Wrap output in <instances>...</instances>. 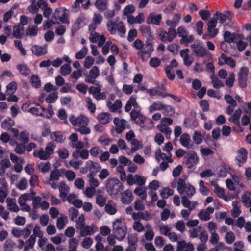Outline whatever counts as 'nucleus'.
I'll list each match as a JSON object with an SVG mask.
<instances>
[{
  "mask_svg": "<svg viewBox=\"0 0 251 251\" xmlns=\"http://www.w3.org/2000/svg\"><path fill=\"white\" fill-rule=\"evenodd\" d=\"M15 247V243L11 239H7L3 245V248L5 251H13Z\"/></svg>",
  "mask_w": 251,
  "mask_h": 251,
  "instance_id": "obj_46",
  "label": "nucleus"
},
{
  "mask_svg": "<svg viewBox=\"0 0 251 251\" xmlns=\"http://www.w3.org/2000/svg\"><path fill=\"white\" fill-rule=\"evenodd\" d=\"M176 36V30L170 27L167 32L165 30H161L159 34L161 41L164 42L166 41L171 42Z\"/></svg>",
  "mask_w": 251,
  "mask_h": 251,
  "instance_id": "obj_7",
  "label": "nucleus"
},
{
  "mask_svg": "<svg viewBox=\"0 0 251 251\" xmlns=\"http://www.w3.org/2000/svg\"><path fill=\"white\" fill-rule=\"evenodd\" d=\"M95 176L96 175H87V177L88 178L89 185L96 188L99 186L100 183L98 180L95 178Z\"/></svg>",
  "mask_w": 251,
  "mask_h": 251,
  "instance_id": "obj_50",
  "label": "nucleus"
},
{
  "mask_svg": "<svg viewBox=\"0 0 251 251\" xmlns=\"http://www.w3.org/2000/svg\"><path fill=\"white\" fill-rule=\"evenodd\" d=\"M100 71L97 66H93L89 71V74L85 75V81L87 83L94 84L95 79L99 76Z\"/></svg>",
  "mask_w": 251,
  "mask_h": 251,
  "instance_id": "obj_10",
  "label": "nucleus"
},
{
  "mask_svg": "<svg viewBox=\"0 0 251 251\" xmlns=\"http://www.w3.org/2000/svg\"><path fill=\"white\" fill-rule=\"evenodd\" d=\"M107 0H96L95 5L100 11H104L107 9Z\"/></svg>",
  "mask_w": 251,
  "mask_h": 251,
  "instance_id": "obj_47",
  "label": "nucleus"
},
{
  "mask_svg": "<svg viewBox=\"0 0 251 251\" xmlns=\"http://www.w3.org/2000/svg\"><path fill=\"white\" fill-rule=\"evenodd\" d=\"M19 136H20L19 139L24 144H26L28 142L29 134L27 131H23L20 133Z\"/></svg>",
  "mask_w": 251,
  "mask_h": 251,
  "instance_id": "obj_62",
  "label": "nucleus"
},
{
  "mask_svg": "<svg viewBox=\"0 0 251 251\" xmlns=\"http://www.w3.org/2000/svg\"><path fill=\"white\" fill-rule=\"evenodd\" d=\"M181 18L180 14H175L172 20H167L166 24L170 27L175 28L178 25Z\"/></svg>",
  "mask_w": 251,
  "mask_h": 251,
  "instance_id": "obj_27",
  "label": "nucleus"
},
{
  "mask_svg": "<svg viewBox=\"0 0 251 251\" xmlns=\"http://www.w3.org/2000/svg\"><path fill=\"white\" fill-rule=\"evenodd\" d=\"M107 188L111 195H117L123 189V186L117 178H110L107 180Z\"/></svg>",
  "mask_w": 251,
  "mask_h": 251,
  "instance_id": "obj_5",
  "label": "nucleus"
},
{
  "mask_svg": "<svg viewBox=\"0 0 251 251\" xmlns=\"http://www.w3.org/2000/svg\"><path fill=\"white\" fill-rule=\"evenodd\" d=\"M105 210L109 214H115L117 212L115 204L112 201H109L108 203L105 206Z\"/></svg>",
  "mask_w": 251,
  "mask_h": 251,
  "instance_id": "obj_42",
  "label": "nucleus"
},
{
  "mask_svg": "<svg viewBox=\"0 0 251 251\" xmlns=\"http://www.w3.org/2000/svg\"><path fill=\"white\" fill-rule=\"evenodd\" d=\"M58 98V93L57 92H53L52 93L50 94L48 96L46 99V101L49 103H51L56 101L57 99Z\"/></svg>",
  "mask_w": 251,
  "mask_h": 251,
  "instance_id": "obj_64",
  "label": "nucleus"
},
{
  "mask_svg": "<svg viewBox=\"0 0 251 251\" xmlns=\"http://www.w3.org/2000/svg\"><path fill=\"white\" fill-rule=\"evenodd\" d=\"M53 19L58 22H61L64 24H69V21L68 19L65 12L62 11L59 9H56L52 16Z\"/></svg>",
  "mask_w": 251,
  "mask_h": 251,
  "instance_id": "obj_12",
  "label": "nucleus"
},
{
  "mask_svg": "<svg viewBox=\"0 0 251 251\" xmlns=\"http://www.w3.org/2000/svg\"><path fill=\"white\" fill-rule=\"evenodd\" d=\"M98 118L99 122L102 124H105L109 122V114L105 113H102L99 114Z\"/></svg>",
  "mask_w": 251,
  "mask_h": 251,
  "instance_id": "obj_56",
  "label": "nucleus"
},
{
  "mask_svg": "<svg viewBox=\"0 0 251 251\" xmlns=\"http://www.w3.org/2000/svg\"><path fill=\"white\" fill-rule=\"evenodd\" d=\"M127 226L124 222V218H120L114 221L113 223V233L117 239L122 241L127 233Z\"/></svg>",
  "mask_w": 251,
  "mask_h": 251,
  "instance_id": "obj_1",
  "label": "nucleus"
},
{
  "mask_svg": "<svg viewBox=\"0 0 251 251\" xmlns=\"http://www.w3.org/2000/svg\"><path fill=\"white\" fill-rule=\"evenodd\" d=\"M211 83L214 88L219 89L224 86V83L214 75L211 76Z\"/></svg>",
  "mask_w": 251,
  "mask_h": 251,
  "instance_id": "obj_43",
  "label": "nucleus"
},
{
  "mask_svg": "<svg viewBox=\"0 0 251 251\" xmlns=\"http://www.w3.org/2000/svg\"><path fill=\"white\" fill-rule=\"evenodd\" d=\"M133 195L130 190L124 191L122 194L121 201L124 204H129L132 201Z\"/></svg>",
  "mask_w": 251,
  "mask_h": 251,
  "instance_id": "obj_29",
  "label": "nucleus"
},
{
  "mask_svg": "<svg viewBox=\"0 0 251 251\" xmlns=\"http://www.w3.org/2000/svg\"><path fill=\"white\" fill-rule=\"evenodd\" d=\"M69 120L74 126H77L78 127L87 126L89 122L88 118L83 115L76 118L74 115H71Z\"/></svg>",
  "mask_w": 251,
  "mask_h": 251,
  "instance_id": "obj_9",
  "label": "nucleus"
},
{
  "mask_svg": "<svg viewBox=\"0 0 251 251\" xmlns=\"http://www.w3.org/2000/svg\"><path fill=\"white\" fill-rule=\"evenodd\" d=\"M71 67L69 64L63 65L60 69V74L63 76L69 75L71 72Z\"/></svg>",
  "mask_w": 251,
  "mask_h": 251,
  "instance_id": "obj_54",
  "label": "nucleus"
},
{
  "mask_svg": "<svg viewBox=\"0 0 251 251\" xmlns=\"http://www.w3.org/2000/svg\"><path fill=\"white\" fill-rule=\"evenodd\" d=\"M231 13L229 11H226L225 13H222L217 11L214 14L213 17L211 19L215 20L216 24L217 21H219L221 24H224L226 21L231 19Z\"/></svg>",
  "mask_w": 251,
  "mask_h": 251,
  "instance_id": "obj_11",
  "label": "nucleus"
},
{
  "mask_svg": "<svg viewBox=\"0 0 251 251\" xmlns=\"http://www.w3.org/2000/svg\"><path fill=\"white\" fill-rule=\"evenodd\" d=\"M47 45L45 44L43 46L37 45H33L31 48L32 53L37 56L45 55L47 53Z\"/></svg>",
  "mask_w": 251,
  "mask_h": 251,
  "instance_id": "obj_19",
  "label": "nucleus"
},
{
  "mask_svg": "<svg viewBox=\"0 0 251 251\" xmlns=\"http://www.w3.org/2000/svg\"><path fill=\"white\" fill-rule=\"evenodd\" d=\"M15 124V121L11 118L5 119L1 124L2 128L5 130H10Z\"/></svg>",
  "mask_w": 251,
  "mask_h": 251,
  "instance_id": "obj_41",
  "label": "nucleus"
},
{
  "mask_svg": "<svg viewBox=\"0 0 251 251\" xmlns=\"http://www.w3.org/2000/svg\"><path fill=\"white\" fill-rule=\"evenodd\" d=\"M132 106H133L134 109H140V107L136 102V97L133 95L130 97L129 100L127 102L125 107V111L126 112H129L131 109Z\"/></svg>",
  "mask_w": 251,
  "mask_h": 251,
  "instance_id": "obj_21",
  "label": "nucleus"
},
{
  "mask_svg": "<svg viewBox=\"0 0 251 251\" xmlns=\"http://www.w3.org/2000/svg\"><path fill=\"white\" fill-rule=\"evenodd\" d=\"M69 187L65 182H61L60 183L59 190L60 192V197L63 201H66V198L69 192Z\"/></svg>",
  "mask_w": 251,
  "mask_h": 251,
  "instance_id": "obj_24",
  "label": "nucleus"
},
{
  "mask_svg": "<svg viewBox=\"0 0 251 251\" xmlns=\"http://www.w3.org/2000/svg\"><path fill=\"white\" fill-rule=\"evenodd\" d=\"M38 169L43 173L48 172L51 168V164L49 162H41L37 165Z\"/></svg>",
  "mask_w": 251,
  "mask_h": 251,
  "instance_id": "obj_48",
  "label": "nucleus"
},
{
  "mask_svg": "<svg viewBox=\"0 0 251 251\" xmlns=\"http://www.w3.org/2000/svg\"><path fill=\"white\" fill-rule=\"evenodd\" d=\"M128 243L130 246H134L136 245L138 241V237L136 233L129 234L127 237Z\"/></svg>",
  "mask_w": 251,
  "mask_h": 251,
  "instance_id": "obj_49",
  "label": "nucleus"
},
{
  "mask_svg": "<svg viewBox=\"0 0 251 251\" xmlns=\"http://www.w3.org/2000/svg\"><path fill=\"white\" fill-rule=\"evenodd\" d=\"M217 24L215 20L210 19L207 23V32L211 37H215L218 33V29L216 28Z\"/></svg>",
  "mask_w": 251,
  "mask_h": 251,
  "instance_id": "obj_16",
  "label": "nucleus"
},
{
  "mask_svg": "<svg viewBox=\"0 0 251 251\" xmlns=\"http://www.w3.org/2000/svg\"><path fill=\"white\" fill-rule=\"evenodd\" d=\"M199 161V157L195 153H193L190 157L186 160L185 164L188 168H191Z\"/></svg>",
  "mask_w": 251,
  "mask_h": 251,
  "instance_id": "obj_32",
  "label": "nucleus"
},
{
  "mask_svg": "<svg viewBox=\"0 0 251 251\" xmlns=\"http://www.w3.org/2000/svg\"><path fill=\"white\" fill-rule=\"evenodd\" d=\"M107 26L111 34H115L117 30L120 33V36L123 37L126 32V29L121 21L110 20L107 24Z\"/></svg>",
  "mask_w": 251,
  "mask_h": 251,
  "instance_id": "obj_4",
  "label": "nucleus"
},
{
  "mask_svg": "<svg viewBox=\"0 0 251 251\" xmlns=\"http://www.w3.org/2000/svg\"><path fill=\"white\" fill-rule=\"evenodd\" d=\"M237 156L236 157V159L239 163H244L247 160V151L245 148H241L237 151Z\"/></svg>",
  "mask_w": 251,
  "mask_h": 251,
  "instance_id": "obj_30",
  "label": "nucleus"
},
{
  "mask_svg": "<svg viewBox=\"0 0 251 251\" xmlns=\"http://www.w3.org/2000/svg\"><path fill=\"white\" fill-rule=\"evenodd\" d=\"M33 225L32 224H28L26 226L22 229V236L24 239H26L30 236L31 230L33 228Z\"/></svg>",
  "mask_w": 251,
  "mask_h": 251,
  "instance_id": "obj_45",
  "label": "nucleus"
},
{
  "mask_svg": "<svg viewBox=\"0 0 251 251\" xmlns=\"http://www.w3.org/2000/svg\"><path fill=\"white\" fill-rule=\"evenodd\" d=\"M177 191L181 195L185 194L188 197H192L196 192L195 188L190 184H186L182 179L178 181Z\"/></svg>",
  "mask_w": 251,
  "mask_h": 251,
  "instance_id": "obj_3",
  "label": "nucleus"
},
{
  "mask_svg": "<svg viewBox=\"0 0 251 251\" xmlns=\"http://www.w3.org/2000/svg\"><path fill=\"white\" fill-rule=\"evenodd\" d=\"M68 212L70 220L75 221L79 214L78 210L74 207H71L69 208Z\"/></svg>",
  "mask_w": 251,
  "mask_h": 251,
  "instance_id": "obj_55",
  "label": "nucleus"
},
{
  "mask_svg": "<svg viewBox=\"0 0 251 251\" xmlns=\"http://www.w3.org/2000/svg\"><path fill=\"white\" fill-rule=\"evenodd\" d=\"M134 193L141 197L142 200H146L147 197L146 188L145 187H138L135 188Z\"/></svg>",
  "mask_w": 251,
  "mask_h": 251,
  "instance_id": "obj_44",
  "label": "nucleus"
},
{
  "mask_svg": "<svg viewBox=\"0 0 251 251\" xmlns=\"http://www.w3.org/2000/svg\"><path fill=\"white\" fill-rule=\"evenodd\" d=\"M161 109H163L164 111H171L172 108L171 106L165 105L160 102H154L149 107V111L151 112Z\"/></svg>",
  "mask_w": 251,
  "mask_h": 251,
  "instance_id": "obj_22",
  "label": "nucleus"
},
{
  "mask_svg": "<svg viewBox=\"0 0 251 251\" xmlns=\"http://www.w3.org/2000/svg\"><path fill=\"white\" fill-rule=\"evenodd\" d=\"M157 127L160 132L165 134L167 139H169L170 138L172 130L170 127L162 124L158 125Z\"/></svg>",
  "mask_w": 251,
  "mask_h": 251,
  "instance_id": "obj_37",
  "label": "nucleus"
},
{
  "mask_svg": "<svg viewBox=\"0 0 251 251\" xmlns=\"http://www.w3.org/2000/svg\"><path fill=\"white\" fill-rule=\"evenodd\" d=\"M95 226L92 225L91 226H83L81 228H76L77 229L80 230L79 235L81 237H86L88 235H92L95 232L94 228Z\"/></svg>",
  "mask_w": 251,
  "mask_h": 251,
  "instance_id": "obj_18",
  "label": "nucleus"
},
{
  "mask_svg": "<svg viewBox=\"0 0 251 251\" xmlns=\"http://www.w3.org/2000/svg\"><path fill=\"white\" fill-rule=\"evenodd\" d=\"M38 28L37 26L33 25L31 27H29L26 30V34L27 36H35L37 34Z\"/></svg>",
  "mask_w": 251,
  "mask_h": 251,
  "instance_id": "obj_57",
  "label": "nucleus"
},
{
  "mask_svg": "<svg viewBox=\"0 0 251 251\" xmlns=\"http://www.w3.org/2000/svg\"><path fill=\"white\" fill-rule=\"evenodd\" d=\"M41 9L44 11L43 15L45 17L49 18V16L51 15L52 12V9L49 7L47 3L45 1H41Z\"/></svg>",
  "mask_w": 251,
  "mask_h": 251,
  "instance_id": "obj_40",
  "label": "nucleus"
},
{
  "mask_svg": "<svg viewBox=\"0 0 251 251\" xmlns=\"http://www.w3.org/2000/svg\"><path fill=\"white\" fill-rule=\"evenodd\" d=\"M86 18L83 16L81 15L78 17L76 19V22L73 25V27L77 30L81 27L86 25Z\"/></svg>",
  "mask_w": 251,
  "mask_h": 251,
  "instance_id": "obj_38",
  "label": "nucleus"
},
{
  "mask_svg": "<svg viewBox=\"0 0 251 251\" xmlns=\"http://www.w3.org/2000/svg\"><path fill=\"white\" fill-rule=\"evenodd\" d=\"M180 144L184 147L190 149L193 146V142L191 141L190 135L187 133L182 134L180 137Z\"/></svg>",
  "mask_w": 251,
  "mask_h": 251,
  "instance_id": "obj_20",
  "label": "nucleus"
},
{
  "mask_svg": "<svg viewBox=\"0 0 251 251\" xmlns=\"http://www.w3.org/2000/svg\"><path fill=\"white\" fill-rule=\"evenodd\" d=\"M242 113V111L240 109H237L234 113L233 114V116L232 117H230L228 120L235 124V125L239 126H240V122H239V118L241 116Z\"/></svg>",
  "mask_w": 251,
  "mask_h": 251,
  "instance_id": "obj_39",
  "label": "nucleus"
},
{
  "mask_svg": "<svg viewBox=\"0 0 251 251\" xmlns=\"http://www.w3.org/2000/svg\"><path fill=\"white\" fill-rule=\"evenodd\" d=\"M244 36L242 35V37L239 38L237 41L235 42L237 43V47L239 51H242L245 50L246 47L247 46L248 44L244 42L243 40Z\"/></svg>",
  "mask_w": 251,
  "mask_h": 251,
  "instance_id": "obj_51",
  "label": "nucleus"
},
{
  "mask_svg": "<svg viewBox=\"0 0 251 251\" xmlns=\"http://www.w3.org/2000/svg\"><path fill=\"white\" fill-rule=\"evenodd\" d=\"M130 115L131 119L134 121L136 124L139 125L142 127L145 126L144 123L146 120V118L141 112L140 109L132 110Z\"/></svg>",
  "mask_w": 251,
  "mask_h": 251,
  "instance_id": "obj_6",
  "label": "nucleus"
},
{
  "mask_svg": "<svg viewBox=\"0 0 251 251\" xmlns=\"http://www.w3.org/2000/svg\"><path fill=\"white\" fill-rule=\"evenodd\" d=\"M87 168L89 173L87 175H96L100 170L101 166L98 163L89 160L87 161Z\"/></svg>",
  "mask_w": 251,
  "mask_h": 251,
  "instance_id": "obj_13",
  "label": "nucleus"
},
{
  "mask_svg": "<svg viewBox=\"0 0 251 251\" xmlns=\"http://www.w3.org/2000/svg\"><path fill=\"white\" fill-rule=\"evenodd\" d=\"M151 54V52L147 50H139L137 52V55L143 60L146 61Z\"/></svg>",
  "mask_w": 251,
  "mask_h": 251,
  "instance_id": "obj_60",
  "label": "nucleus"
},
{
  "mask_svg": "<svg viewBox=\"0 0 251 251\" xmlns=\"http://www.w3.org/2000/svg\"><path fill=\"white\" fill-rule=\"evenodd\" d=\"M199 191L204 195H207L209 193V189L204 185L203 180H200L199 182Z\"/></svg>",
  "mask_w": 251,
  "mask_h": 251,
  "instance_id": "obj_63",
  "label": "nucleus"
},
{
  "mask_svg": "<svg viewBox=\"0 0 251 251\" xmlns=\"http://www.w3.org/2000/svg\"><path fill=\"white\" fill-rule=\"evenodd\" d=\"M28 186V182L25 178H22L18 184H16V187L19 190H23L25 189Z\"/></svg>",
  "mask_w": 251,
  "mask_h": 251,
  "instance_id": "obj_59",
  "label": "nucleus"
},
{
  "mask_svg": "<svg viewBox=\"0 0 251 251\" xmlns=\"http://www.w3.org/2000/svg\"><path fill=\"white\" fill-rule=\"evenodd\" d=\"M193 52L199 57H203L206 54V49L200 44H193L191 45Z\"/></svg>",
  "mask_w": 251,
  "mask_h": 251,
  "instance_id": "obj_15",
  "label": "nucleus"
},
{
  "mask_svg": "<svg viewBox=\"0 0 251 251\" xmlns=\"http://www.w3.org/2000/svg\"><path fill=\"white\" fill-rule=\"evenodd\" d=\"M41 1H43V0H39L37 1L35 0H32V4L27 8L28 11L32 14H37L39 9L41 8L42 7Z\"/></svg>",
  "mask_w": 251,
  "mask_h": 251,
  "instance_id": "obj_25",
  "label": "nucleus"
},
{
  "mask_svg": "<svg viewBox=\"0 0 251 251\" xmlns=\"http://www.w3.org/2000/svg\"><path fill=\"white\" fill-rule=\"evenodd\" d=\"M33 233L29 239L25 241V246L23 251H29L30 249L34 248L36 242V237L42 238L43 236V233L41 230L39 226L36 225L33 229Z\"/></svg>",
  "mask_w": 251,
  "mask_h": 251,
  "instance_id": "obj_2",
  "label": "nucleus"
},
{
  "mask_svg": "<svg viewBox=\"0 0 251 251\" xmlns=\"http://www.w3.org/2000/svg\"><path fill=\"white\" fill-rule=\"evenodd\" d=\"M50 138L53 141L58 143H62L65 140V137L60 131H55L50 134Z\"/></svg>",
  "mask_w": 251,
  "mask_h": 251,
  "instance_id": "obj_33",
  "label": "nucleus"
},
{
  "mask_svg": "<svg viewBox=\"0 0 251 251\" xmlns=\"http://www.w3.org/2000/svg\"><path fill=\"white\" fill-rule=\"evenodd\" d=\"M181 251H194V247L191 243H186L185 241H179L177 245Z\"/></svg>",
  "mask_w": 251,
  "mask_h": 251,
  "instance_id": "obj_26",
  "label": "nucleus"
},
{
  "mask_svg": "<svg viewBox=\"0 0 251 251\" xmlns=\"http://www.w3.org/2000/svg\"><path fill=\"white\" fill-rule=\"evenodd\" d=\"M249 73V69L246 67H242L238 75V81L239 85L241 88L247 87V76Z\"/></svg>",
  "mask_w": 251,
  "mask_h": 251,
  "instance_id": "obj_8",
  "label": "nucleus"
},
{
  "mask_svg": "<svg viewBox=\"0 0 251 251\" xmlns=\"http://www.w3.org/2000/svg\"><path fill=\"white\" fill-rule=\"evenodd\" d=\"M162 18V15L160 14H156L155 13H151L149 14L146 22L148 24H152L159 25Z\"/></svg>",
  "mask_w": 251,
  "mask_h": 251,
  "instance_id": "obj_17",
  "label": "nucleus"
},
{
  "mask_svg": "<svg viewBox=\"0 0 251 251\" xmlns=\"http://www.w3.org/2000/svg\"><path fill=\"white\" fill-rule=\"evenodd\" d=\"M174 194V191L172 189L168 188H164L161 192L160 195L163 199H166L169 196H172Z\"/></svg>",
  "mask_w": 251,
  "mask_h": 251,
  "instance_id": "obj_61",
  "label": "nucleus"
},
{
  "mask_svg": "<svg viewBox=\"0 0 251 251\" xmlns=\"http://www.w3.org/2000/svg\"><path fill=\"white\" fill-rule=\"evenodd\" d=\"M8 184L5 180H0V202L3 203L8 195Z\"/></svg>",
  "mask_w": 251,
  "mask_h": 251,
  "instance_id": "obj_14",
  "label": "nucleus"
},
{
  "mask_svg": "<svg viewBox=\"0 0 251 251\" xmlns=\"http://www.w3.org/2000/svg\"><path fill=\"white\" fill-rule=\"evenodd\" d=\"M56 147L55 144L53 142H50L48 143L45 150L46 151V153L48 154V155L50 156L51 155L54 153V150Z\"/></svg>",
  "mask_w": 251,
  "mask_h": 251,
  "instance_id": "obj_53",
  "label": "nucleus"
},
{
  "mask_svg": "<svg viewBox=\"0 0 251 251\" xmlns=\"http://www.w3.org/2000/svg\"><path fill=\"white\" fill-rule=\"evenodd\" d=\"M23 31L24 28L21 25H19L17 26H15L14 27L13 36L17 38H20Z\"/></svg>",
  "mask_w": 251,
  "mask_h": 251,
  "instance_id": "obj_52",
  "label": "nucleus"
},
{
  "mask_svg": "<svg viewBox=\"0 0 251 251\" xmlns=\"http://www.w3.org/2000/svg\"><path fill=\"white\" fill-rule=\"evenodd\" d=\"M33 155L34 157H38L40 159L43 160H47L50 158V156L43 148H40L39 150H35Z\"/></svg>",
  "mask_w": 251,
  "mask_h": 251,
  "instance_id": "obj_28",
  "label": "nucleus"
},
{
  "mask_svg": "<svg viewBox=\"0 0 251 251\" xmlns=\"http://www.w3.org/2000/svg\"><path fill=\"white\" fill-rule=\"evenodd\" d=\"M171 155L167 156L165 153L161 152L160 149H159L155 152V157L158 161H160V159H162L164 161H167V162L172 163L173 159L171 157Z\"/></svg>",
  "mask_w": 251,
  "mask_h": 251,
  "instance_id": "obj_35",
  "label": "nucleus"
},
{
  "mask_svg": "<svg viewBox=\"0 0 251 251\" xmlns=\"http://www.w3.org/2000/svg\"><path fill=\"white\" fill-rule=\"evenodd\" d=\"M150 216V214L147 211H145L144 212H138L132 213V218L135 220L143 219L147 221L149 220Z\"/></svg>",
  "mask_w": 251,
  "mask_h": 251,
  "instance_id": "obj_36",
  "label": "nucleus"
},
{
  "mask_svg": "<svg viewBox=\"0 0 251 251\" xmlns=\"http://www.w3.org/2000/svg\"><path fill=\"white\" fill-rule=\"evenodd\" d=\"M240 37H242L241 34L231 33L228 31H226L224 34V38L225 41L228 43H231L232 42H235V41H237L238 39Z\"/></svg>",
  "mask_w": 251,
  "mask_h": 251,
  "instance_id": "obj_23",
  "label": "nucleus"
},
{
  "mask_svg": "<svg viewBox=\"0 0 251 251\" xmlns=\"http://www.w3.org/2000/svg\"><path fill=\"white\" fill-rule=\"evenodd\" d=\"M194 40V37L193 35H188V34L184 36L183 37H181V39L180 41V44H185V46H187L189 43L192 42Z\"/></svg>",
  "mask_w": 251,
  "mask_h": 251,
  "instance_id": "obj_58",
  "label": "nucleus"
},
{
  "mask_svg": "<svg viewBox=\"0 0 251 251\" xmlns=\"http://www.w3.org/2000/svg\"><path fill=\"white\" fill-rule=\"evenodd\" d=\"M8 209L12 212H17L20 210V208L16 203L15 199L8 198L6 200Z\"/></svg>",
  "mask_w": 251,
  "mask_h": 251,
  "instance_id": "obj_31",
  "label": "nucleus"
},
{
  "mask_svg": "<svg viewBox=\"0 0 251 251\" xmlns=\"http://www.w3.org/2000/svg\"><path fill=\"white\" fill-rule=\"evenodd\" d=\"M17 69L20 73L24 76H27L30 73V70L25 63L17 65Z\"/></svg>",
  "mask_w": 251,
  "mask_h": 251,
  "instance_id": "obj_34",
  "label": "nucleus"
}]
</instances>
